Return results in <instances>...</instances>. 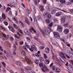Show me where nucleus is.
I'll return each mask as SVG.
<instances>
[{
  "label": "nucleus",
  "instance_id": "f3484780",
  "mask_svg": "<svg viewBox=\"0 0 73 73\" xmlns=\"http://www.w3.org/2000/svg\"><path fill=\"white\" fill-rule=\"evenodd\" d=\"M44 63L46 64H49V60L46 59V60L44 61Z\"/></svg>",
  "mask_w": 73,
  "mask_h": 73
},
{
  "label": "nucleus",
  "instance_id": "bf43d9fd",
  "mask_svg": "<svg viewBox=\"0 0 73 73\" xmlns=\"http://www.w3.org/2000/svg\"><path fill=\"white\" fill-rule=\"evenodd\" d=\"M56 61H58V62H60V60H59V59H56Z\"/></svg>",
  "mask_w": 73,
  "mask_h": 73
},
{
  "label": "nucleus",
  "instance_id": "8fccbe9b",
  "mask_svg": "<svg viewBox=\"0 0 73 73\" xmlns=\"http://www.w3.org/2000/svg\"><path fill=\"white\" fill-rule=\"evenodd\" d=\"M68 23L65 24L64 25V27H66V26H68Z\"/></svg>",
  "mask_w": 73,
  "mask_h": 73
},
{
  "label": "nucleus",
  "instance_id": "c9c22d12",
  "mask_svg": "<svg viewBox=\"0 0 73 73\" xmlns=\"http://www.w3.org/2000/svg\"><path fill=\"white\" fill-rule=\"evenodd\" d=\"M10 8H11L8 7L7 8V9L6 10V12H8L9 11V10L10 9Z\"/></svg>",
  "mask_w": 73,
  "mask_h": 73
},
{
  "label": "nucleus",
  "instance_id": "49530a36",
  "mask_svg": "<svg viewBox=\"0 0 73 73\" xmlns=\"http://www.w3.org/2000/svg\"><path fill=\"white\" fill-rule=\"evenodd\" d=\"M2 34L3 35V36L5 37V38H6L7 37V36L5 35V34L3 33H2Z\"/></svg>",
  "mask_w": 73,
  "mask_h": 73
},
{
  "label": "nucleus",
  "instance_id": "393cba45",
  "mask_svg": "<svg viewBox=\"0 0 73 73\" xmlns=\"http://www.w3.org/2000/svg\"><path fill=\"white\" fill-rule=\"evenodd\" d=\"M16 64L18 66H21V63L19 62H17Z\"/></svg>",
  "mask_w": 73,
  "mask_h": 73
},
{
  "label": "nucleus",
  "instance_id": "412c9836",
  "mask_svg": "<svg viewBox=\"0 0 73 73\" xmlns=\"http://www.w3.org/2000/svg\"><path fill=\"white\" fill-rule=\"evenodd\" d=\"M34 62H35V63H36V64H38L39 61L38 60L36 59L34 60Z\"/></svg>",
  "mask_w": 73,
  "mask_h": 73
},
{
  "label": "nucleus",
  "instance_id": "2f4dec72",
  "mask_svg": "<svg viewBox=\"0 0 73 73\" xmlns=\"http://www.w3.org/2000/svg\"><path fill=\"white\" fill-rule=\"evenodd\" d=\"M13 27H14L16 29H17V28H18V27H17V25L15 24H14Z\"/></svg>",
  "mask_w": 73,
  "mask_h": 73
},
{
  "label": "nucleus",
  "instance_id": "4c0bfd02",
  "mask_svg": "<svg viewBox=\"0 0 73 73\" xmlns=\"http://www.w3.org/2000/svg\"><path fill=\"white\" fill-rule=\"evenodd\" d=\"M69 56L71 57H73V53H70L69 54Z\"/></svg>",
  "mask_w": 73,
  "mask_h": 73
},
{
  "label": "nucleus",
  "instance_id": "c756f323",
  "mask_svg": "<svg viewBox=\"0 0 73 73\" xmlns=\"http://www.w3.org/2000/svg\"><path fill=\"white\" fill-rule=\"evenodd\" d=\"M71 36H72V34H68L67 36V38H70V37Z\"/></svg>",
  "mask_w": 73,
  "mask_h": 73
},
{
  "label": "nucleus",
  "instance_id": "680f3d73",
  "mask_svg": "<svg viewBox=\"0 0 73 73\" xmlns=\"http://www.w3.org/2000/svg\"><path fill=\"white\" fill-rule=\"evenodd\" d=\"M21 69L22 72H24V70L23 68H21Z\"/></svg>",
  "mask_w": 73,
  "mask_h": 73
},
{
  "label": "nucleus",
  "instance_id": "20e7f679",
  "mask_svg": "<svg viewBox=\"0 0 73 73\" xmlns=\"http://www.w3.org/2000/svg\"><path fill=\"white\" fill-rule=\"evenodd\" d=\"M67 69L69 71H71V72H73V68L71 65H69L67 67Z\"/></svg>",
  "mask_w": 73,
  "mask_h": 73
},
{
  "label": "nucleus",
  "instance_id": "3c124183",
  "mask_svg": "<svg viewBox=\"0 0 73 73\" xmlns=\"http://www.w3.org/2000/svg\"><path fill=\"white\" fill-rule=\"evenodd\" d=\"M26 11H27V12L29 14L30 13V10L29 9H27L26 10Z\"/></svg>",
  "mask_w": 73,
  "mask_h": 73
},
{
  "label": "nucleus",
  "instance_id": "9d476101",
  "mask_svg": "<svg viewBox=\"0 0 73 73\" xmlns=\"http://www.w3.org/2000/svg\"><path fill=\"white\" fill-rule=\"evenodd\" d=\"M55 71V72H57V73H60L61 72V70L59 68L56 67Z\"/></svg>",
  "mask_w": 73,
  "mask_h": 73
},
{
  "label": "nucleus",
  "instance_id": "58836bf2",
  "mask_svg": "<svg viewBox=\"0 0 73 73\" xmlns=\"http://www.w3.org/2000/svg\"><path fill=\"white\" fill-rule=\"evenodd\" d=\"M60 2L62 3H65V0H60Z\"/></svg>",
  "mask_w": 73,
  "mask_h": 73
},
{
  "label": "nucleus",
  "instance_id": "9b49d317",
  "mask_svg": "<svg viewBox=\"0 0 73 73\" xmlns=\"http://www.w3.org/2000/svg\"><path fill=\"white\" fill-rule=\"evenodd\" d=\"M60 59L62 63H65V62H66V61H65V60H64L62 58H60Z\"/></svg>",
  "mask_w": 73,
  "mask_h": 73
},
{
  "label": "nucleus",
  "instance_id": "b1692460",
  "mask_svg": "<svg viewBox=\"0 0 73 73\" xmlns=\"http://www.w3.org/2000/svg\"><path fill=\"white\" fill-rule=\"evenodd\" d=\"M2 17L3 19H5V18H6V17H5V14L4 13L2 14Z\"/></svg>",
  "mask_w": 73,
  "mask_h": 73
},
{
  "label": "nucleus",
  "instance_id": "ea45409f",
  "mask_svg": "<svg viewBox=\"0 0 73 73\" xmlns=\"http://www.w3.org/2000/svg\"><path fill=\"white\" fill-rule=\"evenodd\" d=\"M51 68H52V70H55V69H56L55 66H52V67Z\"/></svg>",
  "mask_w": 73,
  "mask_h": 73
},
{
  "label": "nucleus",
  "instance_id": "6ab92c4d",
  "mask_svg": "<svg viewBox=\"0 0 73 73\" xmlns=\"http://www.w3.org/2000/svg\"><path fill=\"white\" fill-rule=\"evenodd\" d=\"M56 12V10L55 9H54L52 11L51 13L52 14H54Z\"/></svg>",
  "mask_w": 73,
  "mask_h": 73
},
{
  "label": "nucleus",
  "instance_id": "dca6fc26",
  "mask_svg": "<svg viewBox=\"0 0 73 73\" xmlns=\"http://www.w3.org/2000/svg\"><path fill=\"white\" fill-rule=\"evenodd\" d=\"M26 60L27 62L29 63H31V60L29 59V58L27 57L26 58Z\"/></svg>",
  "mask_w": 73,
  "mask_h": 73
},
{
  "label": "nucleus",
  "instance_id": "79ce46f5",
  "mask_svg": "<svg viewBox=\"0 0 73 73\" xmlns=\"http://www.w3.org/2000/svg\"><path fill=\"white\" fill-rule=\"evenodd\" d=\"M4 23L5 24V25H6V26H7V25H8V22L6 21H4Z\"/></svg>",
  "mask_w": 73,
  "mask_h": 73
},
{
  "label": "nucleus",
  "instance_id": "f03ea898",
  "mask_svg": "<svg viewBox=\"0 0 73 73\" xmlns=\"http://www.w3.org/2000/svg\"><path fill=\"white\" fill-rule=\"evenodd\" d=\"M26 46L27 48H29L31 52H33V50H36V47L35 45H33L31 46V48H29V46H28L27 44H26Z\"/></svg>",
  "mask_w": 73,
  "mask_h": 73
},
{
  "label": "nucleus",
  "instance_id": "a878e982",
  "mask_svg": "<svg viewBox=\"0 0 73 73\" xmlns=\"http://www.w3.org/2000/svg\"><path fill=\"white\" fill-rule=\"evenodd\" d=\"M40 8V10L41 11H44V8L43 6H39Z\"/></svg>",
  "mask_w": 73,
  "mask_h": 73
},
{
  "label": "nucleus",
  "instance_id": "603ef678",
  "mask_svg": "<svg viewBox=\"0 0 73 73\" xmlns=\"http://www.w3.org/2000/svg\"><path fill=\"white\" fill-rule=\"evenodd\" d=\"M21 54H22V55H25V52H24V51H22V52Z\"/></svg>",
  "mask_w": 73,
  "mask_h": 73
},
{
  "label": "nucleus",
  "instance_id": "a19ab883",
  "mask_svg": "<svg viewBox=\"0 0 73 73\" xmlns=\"http://www.w3.org/2000/svg\"><path fill=\"white\" fill-rule=\"evenodd\" d=\"M36 40H37L38 41H39V40H40V39H38V38H37V37L35 36L34 38Z\"/></svg>",
  "mask_w": 73,
  "mask_h": 73
},
{
  "label": "nucleus",
  "instance_id": "39448f33",
  "mask_svg": "<svg viewBox=\"0 0 73 73\" xmlns=\"http://www.w3.org/2000/svg\"><path fill=\"white\" fill-rule=\"evenodd\" d=\"M57 30L58 32H62V27L61 26H58Z\"/></svg>",
  "mask_w": 73,
  "mask_h": 73
},
{
  "label": "nucleus",
  "instance_id": "0e129e2a",
  "mask_svg": "<svg viewBox=\"0 0 73 73\" xmlns=\"http://www.w3.org/2000/svg\"><path fill=\"white\" fill-rule=\"evenodd\" d=\"M35 3L36 5H37V0H35Z\"/></svg>",
  "mask_w": 73,
  "mask_h": 73
},
{
  "label": "nucleus",
  "instance_id": "ddd939ff",
  "mask_svg": "<svg viewBox=\"0 0 73 73\" xmlns=\"http://www.w3.org/2000/svg\"><path fill=\"white\" fill-rule=\"evenodd\" d=\"M69 32V30L68 29H65L64 31V33L65 34H68Z\"/></svg>",
  "mask_w": 73,
  "mask_h": 73
},
{
  "label": "nucleus",
  "instance_id": "aec40b11",
  "mask_svg": "<svg viewBox=\"0 0 73 73\" xmlns=\"http://www.w3.org/2000/svg\"><path fill=\"white\" fill-rule=\"evenodd\" d=\"M51 17H52V16H51V15H50V14H48L47 17V19H50Z\"/></svg>",
  "mask_w": 73,
  "mask_h": 73
},
{
  "label": "nucleus",
  "instance_id": "2eb2a0df",
  "mask_svg": "<svg viewBox=\"0 0 73 73\" xmlns=\"http://www.w3.org/2000/svg\"><path fill=\"white\" fill-rule=\"evenodd\" d=\"M62 14V12H59L56 13V16H59L61 15Z\"/></svg>",
  "mask_w": 73,
  "mask_h": 73
},
{
  "label": "nucleus",
  "instance_id": "5fc2aeb1",
  "mask_svg": "<svg viewBox=\"0 0 73 73\" xmlns=\"http://www.w3.org/2000/svg\"><path fill=\"white\" fill-rule=\"evenodd\" d=\"M32 27H30V29H29V31L30 32H32Z\"/></svg>",
  "mask_w": 73,
  "mask_h": 73
},
{
  "label": "nucleus",
  "instance_id": "c85d7f7f",
  "mask_svg": "<svg viewBox=\"0 0 73 73\" xmlns=\"http://www.w3.org/2000/svg\"><path fill=\"white\" fill-rule=\"evenodd\" d=\"M26 40L27 42H31V39L29 37L26 38Z\"/></svg>",
  "mask_w": 73,
  "mask_h": 73
},
{
  "label": "nucleus",
  "instance_id": "f8f14e48",
  "mask_svg": "<svg viewBox=\"0 0 73 73\" xmlns=\"http://www.w3.org/2000/svg\"><path fill=\"white\" fill-rule=\"evenodd\" d=\"M60 56L61 57H63V58H66V57L65 56V54L62 52L60 53Z\"/></svg>",
  "mask_w": 73,
  "mask_h": 73
},
{
  "label": "nucleus",
  "instance_id": "f257e3e1",
  "mask_svg": "<svg viewBox=\"0 0 73 73\" xmlns=\"http://www.w3.org/2000/svg\"><path fill=\"white\" fill-rule=\"evenodd\" d=\"M39 65L40 67H42V68H41V69L44 72H46V71L47 72H49V70L46 66H43L42 63H39Z\"/></svg>",
  "mask_w": 73,
  "mask_h": 73
},
{
  "label": "nucleus",
  "instance_id": "338daca9",
  "mask_svg": "<svg viewBox=\"0 0 73 73\" xmlns=\"http://www.w3.org/2000/svg\"><path fill=\"white\" fill-rule=\"evenodd\" d=\"M13 55H14V56H15V55H16V53L15 52V51L13 52Z\"/></svg>",
  "mask_w": 73,
  "mask_h": 73
},
{
  "label": "nucleus",
  "instance_id": "6e6552de",
  "mask_svg": "<svg viewBox=\"0 0 73 73\" xmlns=\"http://www.w3.org/2000/svg\"><path fill=\"white\" fill-rule=\"evenodd\" d=\"M8 28H9L10 31H11L13 33L15 32V30H14V29H13V28L11 26H9Z\"/></svg>",
  "mask_w": 73,
  "mask_h": 73
},
{
  "label": "nucleus",
  "instance_id": "4d7b16f0",
  "mask_svg": "<svg viewBox=\"0 0 73 73\" xmlns=\"http://www.w3.org/2000/svg\"><path fill=\"white\" fill-rule=\"evenodd\" d=\"M1 37V39H2L3 41H5V38H3V37Z\"/></svg>",
  "mask_w": 73,
  "mask_h": 73
},
{
  "label": "nucleus",
  "instance_id": "69168bd1",
  "mask_svg": "<svg viewBox=\"0 0 73 73\" xmlns=\"http://www.w3.org/2000/svg\"><path fill=\"white\" fill-rule=\"evenodd\" d=\"M44 47L43 46H40V49H44Z\"/></svg>",
  "mask_w": 73,
  "mask_h": 73
},
{
  "label": "nucleus",
  "instance_id": "f704fd0d",
  "mask_svg": "<svg viewBox=\"0 0 73 73\" xmlns=\"http://www.w3.org/2000/svg\"><path fill=\"white\" fill-rule=\"evenodd\" d=\"M53 23L52 22L48 25V26H49L50 27H52L53 25Z\"/></svg>",
  "mask_w": 73,
  "mask_h": 73
},
{
  "label": "nucleus",
  "instance_id": "423d86ee",
  "mask_svg": "<svg viewBox=\"0 0 73 73\" xmlns=\"http://www.w3.org/2000/svg\"><path fill=\"white\" fill-rule=\"evenodd\" d=\"M54 35L55 37H56V38H60V35H58V33L55 32V33H54Z\"/></svg>",
  "mask_w": 73,
  "mask_h": 73
},
{
  "label": "nucleus",
  "instance_id": "7ed1b4c3",
  "mask_svg": "<svg viewBox=\"0 0 73 73\" xmlns=\"http://www.w3.org/2000/svg\"><path fill=\"white\" fill-rule=\"evenodd\" d=\"M41 33H42V35H44V36H45V35H48V34H50V31H48V29H46V30H45V31L44 32L41 31Z\"/></svg>",
  "mask_w": 73,
  "mask_h": 73
},
{
  "label": "nucleus",
  "instance_id": "6e6d98bb",
  "mask_svg": "<svg viewBox=\"0 0 73 73\" xmlns=\"http://www.w3.org/2000/svg\"><path fill=\"white\" fill-rule=\"evenodd\" d=\"M0 50L2 52H3V50L1 48V46H0Z\"/></svg>",
  "mask_w": 73,
  "mask_h": 73
},
{
  "label": "nucleus",
  "instance_id": "de8ad7c7",
  "mask_svg": "<svg viewBox=\"0 0 73 73\" xmlns=\"http://www.w3.org/2000/svg\"><path fill=\"white\" fill-rule=\"evenodd\" d=\"M46 9L47 10H48V11H50V9L49 7L46 6Z\"/></svg>",
  "mask_w": 73,
  "mask_h": 73
},
{
  "label": "nucleus",
  "instance_id": "cd10ccee",
  "mask_svg": "<svg viewBox=\"0 0 73 73\" xmlns=\"http://www.w3.org/2000/svg\"><path fill=\"white\" fill-rule=\"evenodd\" d=\"M9 38H10V40L11 41H13V40H14L13 38V37H12V36H10Z\"/></svg>",
  "mask_w": 73,
  "mask_h": 73
},
{
  "label": "nucleus",
  "instance_id": "473e14b6",
  "mask_svg": "<svg viewBox=\"0 0 73 73\" xmlns=\"http://www.w3.org/2000/svg\"><path fill=\"white\" fill-rule=\"evenodd\" d=\"M64 3H65V4H66V5H69V4H70V3L68 1H65Z\"/></svg>",
  "mask_w": 73,
  "mask_h": 73
},
{
  "label": "nucleus",
  "instance_id": "e2e57ef3",
  "mask_svg": "<svg viewBox=\"0 0 73 73\" xmlns=\"http://www.w3.org/2000/svg\"><path fill=\"white\" fill-rule=\"evenodd\" d=\"M53 63H51V64L50 65V68H51L52 66H53Z\"/></svg>",
  "mask_w": 73,
  "mask_h": 73
},
{
  "label": "nucleus",
  "instance_id": "72a5a7b5",
  "mask_svg": "<svg viewBox=\"0 0 73 73\" xmlns=\"http://www.w3.org/2000/svg\"><path fill=\"white\" fill-rule=\"evenodd\" d=\"M35 55L36 56V57H40L41 56V55H38L37 54V53H35Z\"/></svg>",
  "mask_w": 73,
  "mask_h": 73
},
{
  "label": "nucleus",
  "instance_id": "052dcab7",
  "mask_svg": "<svg viewBox=\"0 0 73 73\" xmlns=\"http://www.w3.org/2000/svg\"><path fill=\"white\" fill-rule=\"evenodd\" d=\"M13 19L15 21H17V20H16V19H15V17H13Z\"/></svg>",
  "mask_w": 73,
  "mask_h": 73
},
{
  "label": "nucleus",
  "instance_id": "0eeeda50",
  "mask_svg": "<svg viewBox=\"0 0 73 73\" xmlns=\"http://www.w3.org/2000/svg\"><path fill=\"white\" fill-rule=\"evenodd\" d=\"M66 19V17L63 16L62 18V21L61 23L62 24H64L65 22V19Z\"/></svg>",
  "mask_w": 73,
  "mask_h": 73
},
{
  "label": "nucleus",
  "instance_id": "37998d69",
  "mask_svg": "<svg viewBox=\"0 0 73 73\" xmlns=\"http://www.w3.org/2000/svg\"><path fill=\"white\" fill-rule=\"evenodd\" d=\"M13 1L14 4H16L17 3V0H13Z\"/></svg>",
  "mask_w": 73,
  "mask_h": 73
},
{
  "label": "nucleus",
  "instance_id": "13d9d810",
  "mask_svg": "<svg viewBox=\"0 0 73 73\" xmlns=\"http://www.w3.org/2000/svg\"><path fill=\"white\" fill-rule=\"evenodd\" d=\"M68 62H66V65H65L66 66H67V67H68V66L71 65H68Z\"/></svg>",
  "mask_w": 73,
  "mask_h": 73
},
{
  "label": "nucleus",
  "instance_id": "5701e85b",
  "mask_svg": "<svg viewBox=\"0 0 73 73\" xmlns=\"http://www.w3.org/2000/svg\"><path fill=\"white\" fill-rule=\"evenodd\" d=\"M25 68L26 70H30L31 69V68L29 66L25 67Z\"/></svg>",
  "mask_w": 73,
  "mask_h": 73
},
{
  "label": "nucleus",
  "instance_id": "1a4fd4ad",
  "mask_svg": "<svg viewBox=\"0 0 73 73\" xmlns=\"http://www.w3.org/2000/svg\"><path fill=\"white\" fill-rule=\"evenodd\" d=\"M25 23H27V24L29 25H30V22L29 21H28V18L27 17H25Z\"/></svg>",
  "mask_w": 73,
  "mask_h": 73
},
{
  "label": "nucleus",
  "instance_id": "e433bc0d",
  "mask_svg": "<svg viewBox=\"0 0 73 73\" xmlns=\"http://www.w3.org/2000/svg\"><path fill=\"white\" fill-rule=\"evenodd\" d=\"M44 57L45 59H46L47 58H48V57H47V56H46V54H44Z\"/></svg>",
  "mask_w": 73,
  "mask_h": 73
},
{
  "label": "nucleus",
  "instance_id": "4be33fe9",
  "mask_svg": "<svg viewBox=\"0 0 73 73\" xmlns=\"http://www.w3.org/2000/svg\"><path fill=\"white\" fill-rule=\"evenodd\" d=\"M25 34L28 35V33H29L28 32V29H25Z\"/></svg>",
  "mask_w": 73,
  "mask_h": 73
},
{
  "label": "nucleus",
  "instance_id": "c03bdc74",
  "mask_svg": "<svg viewBox=\"0 0 73 73\" xmlns=\"http://www.w3.org/2000/svg\"><path fill=\"white\" fill-rule=\"evenodd\" d=\"M46 22H47V23H48L49 24L50 23V21L49 19H47L46 20Z\"/></svg>",
  "mask_w": 73,
  "mask_h": 73
},
{
  "label": "nucleus",
  "instance_id": "864d4df0",
  "mask_svg": "<svg viewBox=\"0 0 73 73\" xmlns=\"http://www.w3.org/2000/svg\"><path fill=\"white\" fill-rule=\"evenodd\" d=\"M21 27H22V28H23L25 27V25L23 24V23L22 24H21Z\"/></svg>",
  "mask_w": 73,
  "mask_h": 73
},
{
  "label": "nucleus",
  "instance_id": "bb28decb",
  "mask_svg": "<svg viewBox=\"0 0 73 73\" xmlns=\"http://www.w3.org/2000/svg\"><path fill=\"white\" fill-rule=\"evenodd\" d=\"M48 13L47 12L44 13L43 14V16L44 17H46L47 16V15H48Z\"/></svg>",
  "mask_w": 73,
  "mask_h": 73
},
{
  "label": "nucleus",
  "instance_id": "09e8293b",
  "mask_svg": "<svg viewBox=\"0 0 73 73\" xmlns=\"http://www.w3.org/2000/svg\"><path fill=\"white\" fill-rule=\"evenodd\" d=\"M32 30L33 31L34 33H36V31L34 29V28H33V27H32Z\"/></svg>",
  "mask_w": 73,
  "mask_h": 73
},
{
  "label": "nucleus",
  "instance_id": "a18cd8bd",
  "mask_svg": "<svg viewBox=\"0 0 73 73\" xmlns=\"http://www.w3.org/2000/svg\"><path fill=\"white\" fill-rule=\"evenodd\" d=\"M2 64H3V65L4 66V67H6V64L4 62H3L2 63Z\"/></svg>",
  "mask_w": 73,
  "mask_h": 73
},
{
  "label": "nucleus",
  "instance_id": "774afa93",
  "mask_svg": "<svg viewBox=\"0 0 73 73\" xmlns=\"http://www.w3.org/2000/svg\"><path fill=\"white\" fill-rule=\"evenodd\" d=\"M23 42H19V44L21 45H23Z\"/></svg>",
  "mask_w": 73,
  "mask_h": 73
},
{
  "label": "nucleus",
  "instance_id": "4468645a",
  "mask_svg": "<svg viewBox=\"0 0 73 73\" xmlns=\"http://www.w3.org/2000/svg\"><path fill=\"white\" fill-rule=\"evenodd\" d=\"M49 49L48 48H46L45 49V52L46 53H49Z\"/></svg>",
  "mask_w": 73,
  "mask_h": 73
},
{
  "label": "nucleus",
  "instance_id": "a211bd4d",
  "mask_svg": "<svg viewBox=\"0 0 73 73\" xmlns=\"http://www.w3.org/2000/svg\"><path fill=\"white\" fill-rule=\"evenodd\" d=\"M39 60L40 62H43V61H44V59L43 57L40 58Z\"/></svg>",
  "mask_w": 73,
  "mask_h": 73
},
{
  "label": "nucleus",
  "instance_id": "7c9ffc66",
  "mask_svg": "<svg viewBox=\"0 0 73 73\" xmlns=\"http://www.w3.org/2000/svg\"><path fill=\"white\" fill-rule=\"evenodd\" d=\"M9 58L10 61H12V60H13V56L11 55L10 56Z\"/></svg>",
  "mask_w": 73,
  "mask_h": 73
}]
</instances>
